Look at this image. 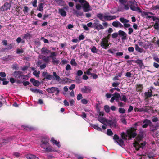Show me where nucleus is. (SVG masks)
Returning a JSON list of instances; mask_svg holds the SVG:
<instances>
[{
  "label": "nucleus",
  "instance_id": "f257e3e1",
  "mask_svg": "<svg viewBox=\"0 0 159 159\" xmlns=\"http://www.w3.org/2000/svg\"><path fill=\"white\" fill-rule=\"evenodd\" d=\"M128 2L130 4L129 7L131 10L139 13H142L141 9L138 7L137 3L135 0L129 1Z\"/></svg>",
  "mask_w": 159,
  "mask_h": 159
},
{
  "label": "nucleus",
  "instance_id": "f03ea898",
  "mask_svg": "<svg viewBox=\"0 0 159 159\" xmlns=\"http://www.w3.org/2000/svg\"><path fill=\"white\" fill-rule=\"evenodd\" d=\"M79 2L83 5V10L84 12L91 10V7L88 2L85 0H78Z\"/></svg>",
  "mask_w": 159,
  "mask_h": 159
},
{
  "label": "nucleus",
  "instance_id": "7ed1b4c3",
  "mask_svg": "<svg viewBox=\"0 0 159 159\" xmlns=\"http://www.w3.org/2000/svg\"><path fill=\"white\" fill-rule=\"evenodd\" d=\"M49 139L47 137H43L41 140L40 144L41 147L43 148H45L47 146H48L49 144Z\"/></svg>",
  "mask_w": 159,
  "mask_h": 159
},
{
  "label": "nucleus",
  "instance_id": "20e7f679",
  "mask_svg": "<svg viewBox=\"0 0 159 159\" xmlns=\"http://www.w3.org/2000/svg\"><path fill=\"white\" fill-rule=\"evenodd\" d=\"M120 21L123 24V27L125 29L129 28L131 26V25L128 23L129 22V20L124 17H120L119 19Z\"/></svg>",
  "mask_w": 159,
  "mask_h": 159
},
{
  "label": "nucleus",
  "instance_id": "39448f33",
  "mask_svg": "<svg viewBox=\"0 0 159 159\" xmlns=\"http://www.w3.org/2000/svg\"><path fill=\"white\" fill-rule=\"evenodd\" d=\"M129 6L128 4H125L123 3V4L120 5L118 7L117 11L123 12L124 10H128L129 9Z\"/></svg>",
  "mask_w": 159,
  "mask_h": 159
},
{
  "label": "nucleus",
  "instance_id": "423d86ee",
  "mask_svg": "<svg viewBox=\"0 0 159 159\" xmlns=\"http://www.w3.org/2000/svg\"><path fill=\"white\" fill-rule=\"evenodd\" d=\"M46 91L50 93H52L56 92L55 95H58L60 92V90L58 88L52 87L48 88L46 89Z\"/></svg>",
  "mask_w": 159,
  "mask_h": 159
},
{
  "label": "nucleus",
  "instance_id": "0eeeda50",
  "mask_svg": "<svg viewBox=\"0 0 159 159\" xmlns=\"http://www.w3.org/2000/svg\"><path fill=\"white\" fill-rule=\"evenodd\" d=\"M95 22L93 24V27L95 29H96L98 30H102L104 29L103 26L99 23V21L98 20H95Z\"/></svg>",
  "mask_w": 159,
  "mask_h": 159
},
{
  "label": "nucleus",
  "instance_id": "6e6552de",
  "mask_svg": "<svg viewBox=\"0 0 159 159\" xmlns=\"http://www.w3.org/2000/svg\"><path fill=\"white\" fill-rule=\"evenodd\" d=\"M127 134L128 136L129 139H131L132 138H134L137 135L135 132H134L132 129H128L127 130Z\"/></svg>",
  "mask_w": 159,
  "mask_h": 159
},
{
  "label": "nucleus",
  "instance_id": "1a4fd4ad",
  "mask_svg": "<svg viewBox=\"0 0 159 159\" xmlns=\"http://www.w3.org/2000/svg\"><path fill=\"white\" fill-rule=\"evenodd\" d=\"M11 7V5L8 2H5L0 8V10L2 11H5L9 10Z\"/></svg>",
  "mask_w": 159,
  "mask_h": 159
},
{
  "label": "nucleus",
  "instance_id": "9d476101",
  "mask_svg": "<svg viewBox=\"0 0 159 159\" xmlns=\"http://www.w3.org/2000/svg\"><path fill=\"white\" fill-rule=\"evenodd\" d=\"M118 33L119 36L121 37V39L122 40H125L128 39L127 34L125 32L120 30L118 31Z\"/></svg>",
  "mask_w": 159,
  "mask_h": 159
},
{
  "label": "nucleus",
  "instance_id": "9b49d317",
  "mask_svg": "<svg viewBox=\"0 0 159 159\" xmlns=\"http://www.w3.org/2000/svg\"><path fill=\"white\" fill-rule=\"evenodd\" d=\"M91 90V88L89 86H85L81 89V91L83 93H90Z\"/></svg>",
  "mask_w": 159,
  "mask_h": 159
},
{
  "label": "nucleus",
  "instance_id": "f8f14e48",
  "mask_svg": "<svg viewBox=\"0 0 159 159\" xmlns=\"http://www.w3.org/2000/svg\"><path fill=\"white\" fill-rule=\"evenodd\" d=\"M134 62L138 65L140 69H143L145 68V66L142 60L138 59L135 60Z\"/></svg>",
  "mask_w": 159,
  "mask_h": 159
},
{
  "label": "nucleus",
  "instance_id": "ddd939ff",
  "mask_svg": "<svg viewBox=\"0 0 159 159\" xmlns=\"http://www.w3.org/2000/svg\"><path fill=\"white\" fill-rule=\"evenodd\" d=\"M112 26L116 28H122L123 27V25L118 21H114L112 22Z\"/></svg>",
  "mask_w": 159,
  "mask_h": 159
},
{
  "label": "nucleus",
  "instance_id": "4468645a",
  "mask_svg": "<svg viewBox=\"0 0 159 159\" xmlns=\"http://www.w3.org/2000/svg\"><path fill=\"white\" fill-rule=\"evenodd\" d=\"M103 18L107 21H110L112 20L115 19L116 18L115 16L107 15L103 16Z\"/></svg>",
  "mask_w": 159,
  "mask_h": 159
},
{
  "label": "nucleus",
  "instance_id": "2eb2a0df",
  "mask_svg": "<svg viewBox=\"0 0 159 159\" xmlns=\"http://www.w3.org/2000/svg\"><path fill=\"white\" fill-rule=\"evenodd\" d=\"M43 76L45 77L44 79H46L48 80H50L52 78V76L49 74H48L47 72H43L42 73Z\"/></svg>",
  "mask_w": 159,
  "mask_h": 159
},
{
  "label": "nucleus",
  "instance_id": "dca6fc26",
  "mask_svg": "<svg viewBox=\"0 0 159 159\" xmlns=\"http://www.w3.org/2000/svg\"><path fill=\"white\" fill-rule=\"evenodd\" d=\"M43 148L45 149L46 152H52L55 151V150L50 145H48V146H47L45 148Z\"/></svg>",
  "mask_w": 159,
  "mask_h": 159
},
{
  "label": "nucleus",
  "instance_id": "f3484780",
  "mask_svg": "<svg viewBox=\"0 0 159 159\" xmlns=\"http://www.w3.org/2000/svg\"><path fill=\"white\" fill-rule=\"evenodd\" d=\"M152 91L150 89L148 91V92H145L144 94V96L146 97V99H147L148 98L152 97Z\"/></svg>",
  "mask_w": 159,
  "mask_h": 159
},
{
  "label": "nucleus",
  "instance_id": "a211bd4d",
  "mask_svg": "<svg viewBox=\"0 0 159 159\" xmlns=\"http://www.w3.org/2000/svg\"><path fill=\"white\" fill-rule=\"evenodd\" d=\"M151 123V121L150 120L147 119L144 120L143 123L144 124L142 125V127L143 128H147L149 125V123Z\"/></svg>",
  "mask_w": 159,
  "mask_h": 159
},
{
  "label": "nucleus",
  "instance_id": "6ab92c4d",
  "mask_svg": "<svg viewBox=\"0 0 159 159\" xmlns=\"http://www.w3.org/2000/svg\"><path fill=\"white\" fill-rule=\"evenodd\" d=\"M153 109V107L151 106H146L144 107V112L149 113L150 111Z\"/></svg>",
  "mask_w": 159,
  "mask_h": 159
},
{
  "label": "nucleus",
  "instance_id": "aec40b11",
  "mask_svg": "<svg viewBox=\"0 0 159 159\" xmlns=\"http://www.w3.org/2000/svg\"><path fill=\"white\" fill-rule=\"evenodd\" d=\"M116 121L115 120H107V123L109 125L110 127L111 126H114V127H116Z\"/></svg>",
  "mask_w": 159,
  "mask_h": 159
},
{
  "label": "nucleus",
  "instance_id": "412c9836",
  "mask_svg": "<svg viewBox=\"0 0 159 159\" xmlns=\"http://www.w3.org/2000/svg\"><path fill=\"white\" fill-rule=\"evenodd\" d=\"M74 14L76 15L78 17L79 16H81L84 15L83 12L80 11L74 10Z\"/></svg>",
  "mask_w": 159,
  "mask_h": 159
},
{
  "label": "nucleus",
  "instance_id": "4be33fe9",
  "mask_svg": "<svg viewBox=\"0 0 159 159\" xmlns=\"http://www.w3.org/2000/svg\"><path fill=\"white\" fill-rule=\"evenodd\" d=\"M98 120L104 125L105 122H107V120L106 119L99 116L98 117Z\"/></svg>",
  "mask_w": 159,
  "mask_h": 159
},
{
  "label": "nucleus",
  "instance_id": "5701e85b",
  "mask_svg": "<svg viewBox=\"0 0 159 159\" xmlns=\"http://www.w3.org/2000/svg\"><path fill=\"white\" fill-rule=\"evenodd\" d=\"M27 159H39V158L35 155L31 154H28L26 156Z\"/></svg>",
  "mask_w": 159,
  "mask_h": 159
},
{
  "label": "nucleus",
  "instance_id": "b1692460",
  "mask_svg": "<svg viewBox=\"0 0 159 159\" xmlns=\"http://www.w3.org/2000/svg\"><path fill=\"white\" fill-rule=\"evenodd\" d=\"M58 10L59 13L61 16L63 17L66 16V12L63 9L60 8Z\"/></svg>",
  "mask_w": 159,
  "mask_h": 159
},
{
  "label": "nucleus",
  "instance_id": "393cba45",
  "mask_svg": "<svg viewBox=\"0 0 159 159\" xmlns=\"http://www.w3.org/2000/svg\"><path fill=\"white\" fill-rule=\"evenodd\" d=\"M51 141L53 143L55 144L56 145H57L58 147H60V145L59 144V142L57 141V140L54 139L53 138H52L51 140Z\"/></svg>",
  "mask_w": 159,
  "mask_h": 159
},
{
  "label": "nucleus",
  "instance_id": "a878e982",
  "mask_svg": "<svg viewBox=\"0 0 159 159\" xmlns=\"http://www.w3.org/2000/svg\"><path fill=\"white\" fill-rule=\"evenodd\" d=\"M91 126L93 128L97 129L98 130L102 131V129L100 127L98 126V124H92Z\"/></svg>",
  "mask_w": 159,
  "mask_h": 159
},
{
  "label": "nucleus",
  "instance_id": "bb28decb",
  "mask_svg": "<svg viewBox=\"0 0 159 159\" xmlns=\"http://www.w3.org/2000/svg\"><path fill=\"white\" fill-rule=\"evenodd\" d=\"M53 75L54 79L56 80L59 81L61 80V79L60 76L57 75L56 73L55 72H53Z\"/></svg>",
  "mask_w": 159,
  "mask_h": 159
},
{
  "label": "nucleus",
  "instance_id": "cd10ccee",
  "mask_svg": "<svg viewBox=\"0 0 159 159\" xmlns=\"http://www.w3.org/2000/svg\"><path fill=\"white\" fill-rule=\"evenodd\" d=\"M21 127L27 131L32 130L34 129V128L33 127L25 125H22Z\"/></svg>",
  "mask_w": 159,
  "mask_h": 159
},
{
  "label": "nucleus",
  "instance_id": "c85d7f7f",
  "mask_svg": "<svg viewBox=\"0 0 159 159\" xmlns=\"http://www.w3.org/2000/svg\"><path fill=\"white\" fill-rule=\"evenodd\" d=\"M44 7V4L42 3H40L38 6L37 9L40 11H43Z\"/></svg>",
  "mask_w": 159,
  "mask_h": 159
},
{
  "label": "nucleus",
  "instance_id": "c756f323",
  "mask_svg": "<svg viewBox=\"0 0 159 159\" xmlns=\"http://www.w3.org/2000/svg\"><path fill=\"white\" fill-rule=\"evenodd\" d=\"M143 87L142 84H138L137 85L136 90L137 92H140L143 90Z\"/></svg>",
  "mask_w": 159,
  "mask_h": 159
},
{
  "label": "nucleus",
  "instance_id": "7c9ffc66",
  "mask_svg": "<svg viewBox=\"0 0 159 159\" xmlns=\"http://www.w3.org/2000/svg\"><path fill=\"white\" fill-rule=\"evenodd\" d=\"M108 43V42L107 40H106L104 39L103 38L100 42V45L101 47H102L105 45V44H106L107 43Z\"/></svg>",
  "mask_w": 159,
  "mask_h": 159
},
{
  "label": "nucleus",
  "instance_id": "2f4dec72",
  "mask_svg": "<svg viewBox=\"0 0 159 159\" xmlns=\"http://www.w3.org/2000/svg\"><path fill=\"white\" fill-rule=\"evenodd\" d=\"M120 100L123 101L125 102H127L128 101V99L127 98L125 95H122L120 96Z\"/></svg>",
  "mask_w": 159,
  "mask_h": 159
},
{
  "label": "nucleus",
  "instance_id": "473e14b6",
  "mask_svg": "<svg viewBox=\"0 0 159 159\" xmlns=\"http://www.w3.org/2000/svg\"><path fill=\"white\" fill-rule=\"evenodd\" d=\"M41 53L42 54H44L45 53H48L49 52H50V50H49L45 48V47H43L41 49Z\"/></svg>",
  "mask_w": 159,
  "mask_h": 159
},
{
  "label": "nucleus",
  "instance_id": "72a5a7b5",
  "mask_svg": "<svg viewBox=\"0 0 159 159\" xmlns=\"http://www.w3.org/2000/svg\"><path fill=\"white\" fill-rule=\"evenodd\" d=\"M32 36L31 34H30L29 33H27L26 34H25L24 35L23 38L24 39H30L31 37Z\"/></svg>",
  "mask_w": 159,
  "mask_h": 159
},
{
  "label": "nucleus",
  "instance_id": "f704fd0d",
  "mask_svg": "<svg viewBox=\"0 0 159 159\" xmlns=\"http://www.w3.org/2000/svg\"><path fill=\"white\" fill-rule=\"evenodd\" d=\"M135 49L136 51L140 52L142 53L143 52V49L140 48L137 44L135 45Z\"/></svg>",
  "mask_w": 159,
  "mask_h": 159
},
{
  "label": "nucleus",
  "instance_id": "c9c22d12",
  "mask_svg": "<svg viewBox=\"0 0 159 159\" xmlns=\"http://www.w3.org/2000/svg\"><path fill=\"white\" fill-rule=\"evenodd\" d=\"M116 142H117L119 145L121 146H122L124 144V141L122 139L120 138L116 141Z\"/></svg>",
  "mask_w": 159,
  "mask_h": 159
},
{
  "label": "nucleus",
  "instance_id": "e433bc0d",
  "mask_svg": "<svg viewBox=\"0 0 159 159\" xmlns=\"http://www.w3.org/2000/svg\"><path fill=\"white\" fill-rule=\"evenodd\" d=\"M128 136V135H126L125 133L123 132L121 133V136L122 139L125 140H127V137Z\"/></svg>",
  "mask_w": 159,
  "mask_h": 159
},
{
  "label": "nucleus",
  "instance_id": "4c0bfd02",
  "mask_svg": "<svg viewBox=\"0 0 159 159\" xmlns=\"http://www.w3.org/2000/svg\"><path fill=\"white\" fill-rule=\"evenodd\" d=\"M70 63L72 65L75 66H77V63L76 62L75 59H72L71 60Z\"/></svg>",
  "mask_w": 159,
  "mask_h": 159
},
{
  "label": "nucleus",
  "instance_id": "58836bf2",
  "mask_svg": "<svg viewBox=\"0 0 159 159\" xmlns=\"http://www.w3.org/2000/svg\"><path fill=\"white\" fill-rule=\"evenodd\" d=\"M112 96L114 98H119L120 97V94L117 92L114 93L113 94Z\"/></svg>",
  "mask_w": 159,
  "mask_h": 159
},
{
  "label": "nucleus",
  "instance_id": "ea45409f",
  "mask_svg": "<svg viewBox=\"0 0 159 159\" xmlns=\"http://www.w3.org/2000/svg\"><path fill=\"white\" fill-rule=\"evenodd\" d=\"M83 5L80 4H77L76 5L75 8L77 10H80L82 8L83 9Z\"/></svg>",
  "mask_w": 159,
  "mask_h": 159
},
{
  "label": "nucleus",
  "instance_id": "a19ab883",
  "mask_svg": "<svg viewBox=\"0 0 159 159\" xmlns=\"http://www.w3.org/2000/svg\"><path fill=\"white\" fill-rule=\"evenodd\" d=\"M148 14H149L151 15H153L152 13V12H143V15L145 16H147V18H150L151 17H152V16H148Z\"/></svg>",
  "mask_w": 159,
  "mask_h": 159
},
{
  "label": "nucleus",
  "instance_id": "79ce46f5",
  "mask_svg": "<svg viewBox=\"0 0 159 159\" xmlns=\"http://www.w3.org/2000/svg\"><path fill=\"white\" fill-rule=\"evenodd\" d=\"M104 109L106 112L108 113L110 111V108L109 106L106 105L104 107Z\"/></svg>",
  "mask_w": 159,
  "mask_h": 159
},
{
  "label": "nucleus",
  "instance_id": "37998d69",
  "mask_svg": "<svg viewBox=\"0 0 159 159\" xmlns=\"http://www.w3.org/2000/svg\"><path fill=\"white\" fill-rule=\"evenodd\" d=\"M97 16L98 18H99L100 20L101 21H103V14L101 13H98L97 15Z\"/></svg>",
  "mask_w": 159,
  "mask_h": 159
},
{
  "label": "nucleus",
  "instance_id": "c03bdc74",
  "mask_svg": "<svg viewBox=\"0 0 159 159\" xmlns=\"http://www.w3.org/2000/svg\"><path fill=\"white\" fill-rule=\"evenodd\" d=\"M118 111L120 113L123 114L125 113V110L124 108L120 107L119 108Z\"/></svg>",
  "mask_w": 159,
  "mask_h": 159
},
{
  "label": "nucleus",
  "instance_id": "a18cd8bd",
  "mask_svg": "<svg viewBox=\"0 0 159 159\" xmlns=\"http://www.w3.org/2000/svg\"><path fill=\"white\" fill-rule=\"evenodd\" d=\"M107 134L108 136H112L113 135V133L111 129H108L107 130Z\"/></svg>",
  "mask_w": 159,
  "mask_h": 159
},
{
  "label": "nucleus",
  "instance_id": "49530a36",
  "mask_svg": "<svg viewBox=\"0 0 159 159\" xmlns=\"http://www.w3.org/2000/svg\"><path fill=\"white\" fill-rule=\"evenodd\" d=\"M43 59L44 61L45 62L48 63L49 61V57L44 56V57L43 58Z\"/></svg>",
  "mask_w": 159,
  "mask_h": 159
},
{
  "label": "nucleus",
  "instance_id": "de8ad7c7",
  "mask_svg": "<svg viewBox=\"0 0 159 159\" xmlns=\"http://www.w3.org/2000/svg\"><path fill=\"white\" fill-rule=\"evenodd\" d=\"M154 28L157 30H158L159 29V23L156 22L153 26Z\"/></svg>",
  "mask_w": 159,
  "mask_h": 159
},
{
  "label": "nucleus",
  "instance_id": "09e8293b",
  "mask_svg": "<svg viewBox=\"0 0 159 159\" xmlns=\"http://www.w3.org/2000/svg\"><path fill=\"white\" fill-rule=\"evenodd\" d=\"M20 73L21 71H15L13 75L15 77L17 78L18 76L19 75V74H20Z\"/></svg>",
  "mask_w": 159,
  "mask_h": 159
},
{
  "label": "nucleus",
  "instance_id": "8fccbe9b",
  "mask_svg": "<svg viewBox=\"0 0 159 159\" xmlns=\"http://www.w3.org/2000/svg\"><path fill=\"white\" fill-rule=\"evenodd\" d=\"M13 48V46L11 44H10L8 45L7 47L6 48L4 49V50H10Z\"/></svg>",
  "mask_w": 159,
  "mask_h": 159
},
{
  "label": "nucleus",
  "instance_id": "3c124183",
  "mask_svg": "<svg viewBox=\"0 0 159 159\" xmlns=\"http://www.w3.org/2000/svg\"><path fill=\"white\" fill-rule=\"evenodd\" d=\"M40 84V83L39 81L38 80H35L33 84L35 86H39Z\"/></svg>",
  "mask_w": 159,
  "mask_h": 159
},
{
  "label": "nucleus",
  "instance_id": "603ef678",
  "mask_svg": "<svg viewBox=\"0 0 159 159\" xmlns=\"http://www.w3.org/2000/svg\"><path fill=\"white\" fill-rule=\"evenodd\" d=\"M91 51L93 53H96L97 52V49L95 46H93L91 49Z\"/></svg>",
  "mask_w": 159,
  "mask_h": 159
},
{
  "label": "nucleus",
  "instance_id": "864d4df0",
  "mask_svg": "<svg viewBox=\"0 0 159 159\" xmlns=\"http://www.w3.org/2000/svg\"><path fill=\"white\" fill-rule=\"evenodd\" d=\"M119 35V33L116 32L114 33L111 35V36L113 38H117Z\"/></svg>",
  "mask_w": 159,
  "mask_h": 159
},
{
  "label": "nucleus",
  "instance_id": "5fc2aeb1",
  "mask_svg": "<svg viewBox=\"0 0 159 159\" xmlns=\"http://www.w3.org/2000/svg\"><path fill=\"white\" fill-rule=\"evenodd\" d=\"M152 120L153 122H156L158 121V119L157 117L154 116L152 117Z\"/></svg>",
  "mask_w": 159,
  "mask_h": 159
},
{
  "label": "nucleus",
  "instance_id": "6e6d98bb",
  "mask_svg": "<svg viewBox=\"0 0 159 159\" xmlns=\"http://www.w3.org/2000/svg\"><path fill=\"white\" fill-rule=\"evenodd\" d=\"M29 10L28 7L27 6H25L23 10L24 13L25 14L26 13H27Z\"/></svg>",
  "mask_w": 159,
  "mask_h": 159
},
{
  "label": "nucleus",
  "instance_id": "4d7b16f0",
  "mask_svg": "<svg viewBox=\"0 0 159 159\" xmlns=\"http://www.w3.org/2000/svg\"><path fill=\"white\" fill-rule=\"evenodd\" d=\"M113 139L115 141V142H116L119 139V137L118 136L117 134H115L114 135L113 137Z\"/></svg>",
  "mask_w": 159,
  "mask_h": 159
},
{
  "label": "nucleus",
  "instance_id": "13d9d810",
  "mask_svg": "<svg viewBox=\"0 0 159 159\" xmlns=\"http://www.w3.org/2000/svg\"><path fill=\"white\" fill-rule=\"evenodd\" d=\"M81 102L84 104H86L88 103V101L85 99H83L81 100Z\"/></svg>",
  "mask_w": 159,
  "mask_h": 159
},
{
  "label": "nucleus",
  "instance_id": "bf43d9fd",
  "mask_svg": "<svg viewBox=\"0 0 159 159\" xmlns=\"http://www.w3.org/2000/svg\"><path fill=\"white\" fill-rule=\"evenodd\" d=\"M153 59L157 62L159 63V58L157 56H155L153 57Z\"/></svg>",
  "mask_w": 159,
  "mask_h": 159
},
{
  "label": "nucleus",
  "instance_id": "052dcab7",
  "mask_svg": "<svg viewBox=\"0 0 159 159\" xmlns=\"http://www.w3.org/2000/svg\"><path fill=\"white\" fill-rule=\"evenodd\" d=\"M30 89L32 92L34 93H38V90H39V89H34L32 88H30Z\"/></svg>",
  "mask_w": 159,
  "mask_h": 159
},
{
  "label": "nucleus",
  "instance_id": "680f3d73",
  "mask_svg": "<svg viewBox=\"0 0 159 159\" xmlns=\"http://www.w3.org/2000/svg\"><path fill=\"white\" fill-rule=\"evenodd\" d=\"M75 101L73 99H70L69 100V105L70 106H73L74 105Z\"/></svg>",
  "mask_w": 159,
  "mask_h": 159
},
{
  "label": "nucleus",
  "instance_id": "e2e57ef3",
  "mask_svg": "<svg viewBox=\"0 0 159 159\" xmlns=\"http://www.w3.org/2000/svg\"><path fill=\"white\" fill-rule=\"evenodd\" d=\"M128 50L129 52H133L134 51V48L133 47H129L128 48Z\"/></svg>",
  "mask_w": 159,
  "mask_h": 159
},
{
  "label": "nucleus",
  "instance_id": "0e129e2a",
  "mask_svg": "<svg viewBox=\"0 0 159 159\" xmlns=\"http://www.w3.org/2000/svg\"><path fill=\"white\" fill-rule=\"evenodd\" d=\"M83 98L82 95L81 94H78L77 96V100H80V99H82Z\"/></svg>",
  "mask_w": 159,
  "mask_h": 159
},
{
  "label": "nucleus",
  "instance_id": "69168bd1",
  "mask_svg": "<svg viewBox=\"0 0 159 159\" xmlns=\"http://www.w3.org/2000/svg\"><path fill=\"white\" fill-rule=\"evenodd\" d=\"M13 155L16 157H18L20 156V153L17 152H15L13 153Z\"/></svg>",
  "mask_w": 159,
  "mask_h": 159
},
{
  "label": "nucleus",
  "instance_id": "338daca9",
  "mask_svg": "<svg viewBox=\"0 0 159 159\" xmlns=\"http://www.w3.org/2000/svg\"><path fill=\"white\" fill-rule=\"evenodd\" d=\"M52 62L54 64H58L59 63L60 61L57 59H55L54 60H52Z\"/></svg>",
  "mask_w": 159,
  "mask_h": 159
},
{
  "label": "nucleus",
  "instance_id": "774afa93",
  "mask_svg": "<svg viewBox=\"0 0 159 159\" xmlns=\"http://www.w3.org/2000/svg\"><path fill=\"white\" fill-rule=\"evenodd\" d=\"M132 73L130 72H127L125 75V76L128 77H131Z\"/></svg>",
  "mask_w": 159,
  "mask_h": 159
}]
</instances>
